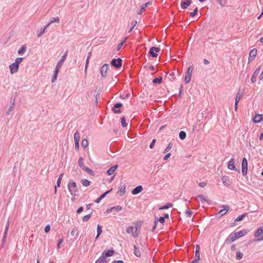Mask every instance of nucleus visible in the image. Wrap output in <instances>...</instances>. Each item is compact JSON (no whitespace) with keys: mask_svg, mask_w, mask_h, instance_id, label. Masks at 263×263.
<instances>
[{"mask_svg":"<svg viewBox=\"0 0 263 263\" xmlns=\"http://www.w3.org/2000/svg\"><path fill=\"white\" fill-rule=\"evenodd\" d=\"M114 253L115 250L113 249H110L107 251L103 252L101 255L96 261L95 263H107L106 257L112 256Z\"/></svg>","mask_w":263,"mask_h":263,"instance_id":"1","label":"nucleus"},{"mask_svg":"<svg viewBox=\"0 0 263 263\" xmlns=\"http://www.w3.org/2000/svg\"><path fill=\"white\" fill-rule=\"evenodd\" d=\"M23 59L22 57L17 58L15 62L10 65L9 68L11 74H14L18 71L19 64L22 62Z\"/></svg>","mask_w":263,"mask_h":263,"instance_id":"2","label":"nucleus"},{"mask_svg":"<svg viewBox=\"0 0 263 263\" xmlns=\"http://www.w3.org/2000/svg\"><path fill=\"white\" fill-rule=\"evenodd\" d=\"M67 186L68 191L71 195H74L73 193L78 192L77 183L73 180L69 181Z\"/></svg>","mask_w":263,"mask_h":263,"instance_id":"3","label":"nucleus"},{"mask_svg":"<svg viewBox=\"0 0 263 263\" xmlns=\"http://www.w3.org/2000/svg\"><path fill=\"white\" fill-rule=\"evenodd\" d=\"M263 233V226L258 228L254 233V237L256 238L255 241H261L263 240V235H260Z\"/></svg>","mask_w":263,"mask_h":263,"instance_id":"4","label":"nucleus"},{"mask_svg":"<svg viewBox=\"0 0 263 263\" xmlns=\"http://www.w3.org/2000/svg\"><path fill=\"white\" fill-rule=\"evenodd\" d=\"M241 172L243 176H246L248 173V161L245 157H244L242 160Z\"/></svg>","mask_w":263,"mask_h":263,"instance_id":"5","label":"nucleus"},{"mask_svg":"<svg viewBox=\"0 0 263 263\" xmlns=\"http://www.w3.org/2000/svg\"><path fill=\"white\" fill-rule=\"evenodd\" d=\"M193 68L192 66L189 67L186 71L185 77L184 78V81L186 84H188L191 81L192 72L193 71Z\"/></svg>","mask_w":263,"mask_h":263,"instance_id":"6","label":"nucleus"},{"mask_svg":"<svg viewBox=\"0 0 263 263\" xmlns=\"http://www.w3.org/2000/svg\"><path fill=\"white\" fill-rule=\"evenodd\" d=\"M122 60L121 58L113 59L111 61V65L116 68H119L122 66Z\"/></svg>","mask_w":263,"mask_h":263,"instance_id":"7","label":"nucleus"},{"mask_svg":"<svg viewBox=\"0 0 263 263\" xmlns=\"http://www.w3.org/2000/svg\"><path fill=\"white\" fill-rule=\"evenodd\" d=\"M160 51V48L159 47H152L148 51V54L153 58H156L158 56L157 52Z\"/></svg>","mask_w":263,"mask_h":263,"instance_id":"8","label":"nucleus"},{"mask_svg":"<svg viewBox=\"0 0 263 263\" xmlns=\"http://www.w3.org/2000/svg\"><path fill=\"white\" fill-rule=\"evenodd\" d=\"M237 239L234 233H231L226 239L224 244L229 245L235 241Z\"/></svg>","mask_w":263,"mask_h":263,"instance_id":"9","label":"nucleus"},{"mask_svg":"<svg viewBox=\"0 0 263 263\" xmlns=\"http://www.w3.org/2000/svg\"><path fill=\"white\" fill-rule=\"evenodd\" d=\"M126 231L128 234H132L134 238H137L139 234L135 230V228L133 226H130L126 229Z\"/></svg>","mask_w":263,"mask_h":263,"instance_id":"10","label":"nucleus"},{"mask_svg":"<svg viewBox=\"0 0 263 263\" xmlns=\"http://www.w3.org/2000/svg\"><path fill=\"white\" fill-rule=\"evenodd\" d=\"M109 65L108 64H104L100 69L101 74L102 77L105 78L107 70H108Z\"/></svg>","mask_w":263,"mask_h":263,"instance_id":"11","label":"nucleus"},{"mask_svg":"<svg viewBox=\"0 0 263 263\" xmlns=\"http://www.w3.org/2000/svg\"><path fill=\"white\" fill-rule=\"evenodd\" d=\"M221 208L222 209L220 210V211L217 213L218 215H219L218 216L219 217H220L225 215L230 209L229 206L228 205H222Z\"/></svg>","mask_w":263,"mask_h":263,"instance_id":"12","label":"nucleus"},{"mask_svg":"<svg viewBox=\"0 0 263 263\" xmlns=\"http://www.w3.org/2000/svg\"><path fill=\"white\" fill-rule=\"evenodd\" d=\"M67 54V51L65 52V53L62 56L61 59L59 60L58 63L55 66V68L60 69L61 65H62L64 61L66 60Z\"/></svg>","mask_w":263,"mask_h":263,"instance_id":"13","label":"nucleus"},{"mask_svg":"<svg viewBox=\"0 0 263 263\" xmlns=\"http://www.w3.org/2000/svg\"><path fill=\"white\" fill-rule=\"evenodd\" d=\"M192 0H182L181 2V8L186 9L192 3Z\"/></svg>","mask_w":263,"mask_h":263,"instance_id":"14","label":"nucleus"},{"mask_svg":"<svg viewBox=\"0 0 263 263\" xmlns=\"http://www.w3.org/2000/svg\"><path fill=\"white\" fill-rule=\"evenodd\" d=\"M260 70V67H257L254 71L251 78V81L252 83H255L256 81V76L259 74Z\"/></svg>","mask_w":263,"mask_h":263,"instance_id":"15","label":"nucleus"},{"mask_svg":"<svg viewBox=\"0 0 263 263\" xmlns=\"http://www.w3.org/2000/svg\"><path fill=\"white\" fill-rule=\"evenodd\" d=\"M122 103H117L114 105V107L112 108V110L115 114H119L121 112L119 108L122 106Z\"/></svg>","mask_w":263,"mask_h":263,"instance_id":"16","label":"nucleus"},{"mask_svg":"<svg viewBox=\"0 0 263 263\" xmlns=\"http://www.w3.org/2000/svg\"><path fill=\"white\" fill-rule=\"evenodd\" d=\"M228 168L230 170L232 171H237V169L235 166L234 164V159L233 158H232L230 160V161L228 162Z\"/></svg>","mask_w":263,"mask_h":263,"instance_id":"17","label":"nucleus"},{"mask_svg":"<svg viewBox=\"0 0 263 263\" xmlns=\"http://www.w3.org/2000/svg\"><path fill=\"white\" fill-rule=\"evenodd\" d=\"M237 239H238L247 234L248 231L247 230H242L238 232L234 233Z\"/></svg>","mask_w":263,"mask_h":263,"instance_id":"18","label":"nucleus"},{"mask_svg":"<svg viewBox=\"0 0 263 263\" xmlns=\"http://www.w3.org/2000/svg\"><path fill=\"white\" fill-rule=\"evenodd\" d=\"M257 50L256 48H254L250 51L249 53V61L252 60L255 58L257 55Z\"/></svg>","mask_w":263,"mask_h":263,"instance_id":"19","label":"nucleus"},{"mask_svg":"<svg viewBox=\"0 0 263 263\" xmlns=\"http://www.w3.org/2000/svg\"><path fill=\"white\" fill-rule=\"evenodd\" d=\"M142 190H143V187L142 185H138V186H136V187H135L132 191V193L133 195H137L139 193H140V192H141Z\"/></svg>","mask_w":263,"mask_h":263,"instance_id":"20","label":"nucleus"},{"mask_svg":"<svg viewBox=\"0 0 263 263\" xmlns=\"http://www.w3.org/2000/svg\"><path fill=\"white\" fill-rule=\"evenodd\" d=\"M118 166H119L118 164H116L110 167L109 169L107 171V174L109 176L112 175L115 173V171L117 169Z\"/></svg>","mask_w":263,"mask_h":263,"instance_id":"21","label":"nucleus"},{"mask_svg":"<svg viewBox=\"0 0 263 263\" xmlns=\"http://www.w3.org/2000/svg\"><path fill=\"white\" fill-rule=\"evenodd\" d=\"M50 25V23H48L47 25L44 28H42L40 31H37V36L38 37H41L45 33V30L47 28H48Z\"/></svg>","mask_w":263,"mask_h":263,"instance_id":"22","label":"nucleus"},{"mask_svg":"<svg viewBox=\"0 0 263 263\" xmlns=\"http://www.w3.org/2000/svg\"><path fill=\"white\" fill-rule=\"evenodd\" d=\"M243 95V90L239 89L238 92L237 93L236 96L235 97V101L236 102H239Z\"/></svg>","mask_w":263,"mask_h":263,"instance_id":"23","label":"nucleus"},{"mask_svg":"<svg viewBox=\"0 0 263 263\" xmlns=\"http://www.w3.org/2000/svg\"><path fill=\"white\" fill-rule=\"evenodd\" d=\"M10 107L7 110V111H6V114L7 115H9L10 112L11 111V110L13 109V108H14V106H15V99H11V100H10Z\"/></svg>","mask_w":263,"mask_h":263,"instance_id":"24","label":"nucleus"},{"mask_svg":"<svg viewBox=\"0 0 263 263\" xmlns=\"http://www.w3.org/2000/svg\"><path fill=\"white\" fill-rule=\"evenodd\" d=\"M262 120V117L261 115L256 114L253 118V122L257 123H259Z\"/></svg>","mask_w":263,"mask_h":263,"instance_id":"25","label":"nucleus"},{"mask_svg":"<svg viewBox=\"0 0 263 263\" xmlns=\"http://www.w3.org/2000/svg\"><path fill=\"white\" fill-rule=\"evenodd\" d=\"M229 178L228 176H223L221 178V180L223 184L227 187H229L230 185V183L229 182Z\"/></svg>","mask_w":263,"mask_h":263,"instance_id":"26","label":"nucleus"},{"mask_svg":"<svg viewBox=\"0 0 263 263\" xmlns=\"http://www.w3.org/2000/svg\"><path fill=\"white\" fill-rule=\"evenodd\" d=\"M137 24V21H136V20L132 21V22L130 23V24H129V26L130 27H129V30H128V32H130L133 30V29L136 26Z\"/></svg>","mask_w":263,"mask_h":263,"instance_id":"27","label":"nucleus"},{"mask_svg":"<svg viewBox=\"0 0 263 263\" xmlns=\"http://www.w3.org/2000/svg\"><path fill=\"white\" fill-rule=\"evenodd\" d=\"M59 71V69H58V68H55V69L54 71V73H53V74L52 76V80H51L52 83L54 82L57 80Z\"/></svg>","mask_w":263,"mask_h":263,"instance_id":"28","label":"nucleus"},{"mask_svg":"<svg viewBox=\"0 0 263 263\" xmlns=\"http://www.w3.org/2000/svg\"><path fill=\"white\" fill-rule=\"evenodd\" d=\"M83 170L91 176H95V173L93 171L86 166L83 168Z\"/></svg>","mask_w":263,"mask_h":263,"instance_id":"29","label":"nucleus"},{"mask_svg":"<svg viewBox=\"0 0 263 263\" xmlns=\"http://www.w3.org/2000/svg\"><path fill=\"white\" fill-rule=\"evenodd\" d=\"M134 254L137 257H140L141 256V253H140L139 249L137 247L136 245H134Z\"/></svg>","mask_w":263,"mask_h":263,"instance_id":"30","label":"nucleus"},{"mask_svg":"<svg viewBox=\"0 0 263 263\" xmlns=\"http://www.w3.org/2000/svg\"><path fill=\"white\" fill-rule=\"evenodd\" d=\"M27 47L26 45H23L18 50V54L19 55H22L26 51Z\"/></svg>","mask_w":263,"mask_h":263,"instance_id":"31","label":"nucleus"},{"mask_svg":"<svg viewBox=\"0 0 263 263\" xmlns=\"http://www.w3.org/2000/svg\"><path fill=\"white\" fill-rule=\"evenodd\" d=\"M248 215V213H243V214H242L241 215H240L238 217H237L235 220V222H239V221H241L242 220H243V219Z\"/></svg>","mask_w":263,"mask_h":263,"instance_id":"32","label":"nucleus"},{"mask_svg":"<svg viewBox=\"0 0 263 263\" xmlns=\"http://www.w3.org/2000/svg\"><path fill=\"white\" fill-rule=\"evenodd\" d=\"M126 192V186L125 185L121 186L119 188L120 196H122Z\"/></svg>","mask_w":263,"mask_h":263,"instance_id":"33","label":"nucleus"},{"mask_svg":"<svg viewBox=\"0 0 263 263\" xmlns=\"http://www.w3.org/2000/svg\"><path fill=\"white\" fill-rule=\"evenodd\" d=\"M81 183L82 185L85 187H87L90 184V181L86 179H82L81 180Z\"/></svg>","mask_w":263,"mask_h":263,"instance_id":"34","label":"nucleus"},{"mask_svg":"<svg viewBox=\"0 0 263 263\" xmlns=\"http://www.w3.org/2000/svg\"><path fill=\"white\" fill-rule=\"evenodd\" d=\"M173 206V204L171 203H167L165 204H164V205L162 206H160L159 208V210H165V209H167L171 207H172Z\"/></svg>","mask_w":263,"mask_h":263,"instance_id":"35","label":"nucleus"},{"mask_svg":"<svg viewBox=\"0 0 263 263\" xmlns=\"http://www.w3.org/2000/svg\"><path fill=\"white\" fill-rule=\"evenodd\" d=\"M162 81V77H159V78H156L153 80V83L154 84H160Z\"/></svg>","mask_w":263,"mask_h":263,"instance_id":"36","label":"nucleus"},{"mask_svg":"<svg viewBox=\"0 0 263 263\" xmlns=\"http://www.w3.org/2000/svg\"><path fill=\"white\" fill-rule=\"evenodd\" d=\"M127 39V37H125L124 39L118 45L117 47V51H119L121 49L122 46L123 45L124 43L126 42Z\"/></svg>","mask_w":263,"mask_h":263,"instance_id":"37","label":"nucleus"},{"mask_svg":"<svg viewBox=\"0 0 263 263\" xmlns=\"http://www.w3.org/2000/svg\"><path fill=\"white\" fill-rule=\"evenodd\" d=\"M186 134L185 132L181 131L179 134V137L181 140H184L185 139Z\"/></svg>","mask_w":263,"mask_h":263,"instance_id":"38","label":"nucleus"},{"mask_svg":"<svg viewBox=\"0 0 263 263\" xmlns=\"http://www.w3.org/2000/svg\"><path fill=\"white\" fill-rule=\"evenodd\" d=\"M80 138V134L78 132H76L74 134V142H79Z\"/></svg>","mask_w":263,"mask_h":263,"instance_id":"39","label":"nucleus"},{"mask_svg":"<svg viewBox=\"0 0 263 263\" xmlns=\"http://www.w3.org/2000/svg\"><path fill=\"white\" fill-rule=\"evenodd\" d=\"M79 166L83 170V168L85 166L83 163V158L82 157H80L78 161Z\"/></svg>","mask_w":263,"mask_h":263,"instance_id":"40","label":"nucleus"},{"mask_svg":"<svg viewBox=\"0 0 263 263\" xmlns=\"http://www.w3.org/2000/svg\"><path fill=\"white\" fill-rule=\"evenodd\" d=\"M92 213V212H91L90 214H89L88 215H85L84 216H83L82 217V220L84 222L87 221L90 219V218L91 217Z\"/></svg>","mask_w":263,"mask_h":263,"instance_id":"41","label":"nucleus"},{"mask_svg":"<svg viewBox=\"0 0 263 263\" xmlns=\"http://www.w3.org/2000/svg\"><path fill=\"white\" fill-rule=\"evenodd\" d=\"M142 223V222L141 221H140L139 222H137L136 223H135V227H134L136 229L135 230L136 231H137L138 229H140L141 228Z\"/></svg>","mask_w":263,"mask_h":263,"instance_id":"42","label":"nucleus"},{"mask_svg":"<svg viewBox=\"0 0 263 263\" xmlns=\"http://www.w3.org/2000/svg\"><path fill=\"white\" fill-rule=\"evenodd\" d=\"M200 259V252L195 251L194 261L198 262V260Z\"/></svg>","mask_w":263,"mask_h":263,"instance_id":"43","label":"nucleus"},{"mask_svg":"<svg viewBox=\"0 0 263 263\" xmlns=\"http://www.w3.org/2000/svg\"><path fill=\"white\" fill-rule=\"evenodd\" d=\"M61 183V179L60 178H58L57 180V185H55L54 186V194H55L57 193V187L60 186Z\"/></svg>","mask_w":263,"mask_h":263,"instance_id":"44","label":"nucleus"},{"mask_svg":"<svg viewBox=\"0 0 263 263\" xmlns=\"http://www.w3.org/2000/svg\"><path fill=\"white\" fill-rule=\"evenodd\" d=\"M197 198H199L202 203H203L204 202H208V200L204 197L203 195H198Z\"/></svg>","mask_w":263,"mask_h":263,"instance_id":"45","label":"nucleus"},{"mask_svg":"<svg viewBox=\"0 0 263 263\" xmlns=\"http://www.w3.org/2000/svg\"><path fill=\"white\" fill-rule=\"evenodd\" d=\"M81 146L82 147L85 148L88 146V141L87 139H84L82 141Z\"/></svg>","mask_w":263,"mask_h":263,"instance_id":"46","label":"nucleus"},{"mask_svg":"<svg viewBox=\"0 0 263 263\" xmlns=\"http://www.w3.org/2000/svg\"><path fill=\"white\" fill-rule=\"evenodd\" d=\"M121 123L122 126L123 127H125L127 126V124L126 123V121H125V118L124 116L121 118Z\"/></svg>","mask_w":263,"mask_h":263,"instance_id":"47","label":"nucleus"},{"mask_svg":"<svg viewBox=\"0 0 263 263\" xmlns=\"http://www.w3.org/2000/svg\"><path fill=\"white\" fill-rule=\"evenodd\" d=\"M217 3L221 6H224L227 3V0H217Z\"/></svg>","mask_w":263,"mask_h":263,"instance_id":"48","label":"nucleus"},{"mask_svg":"<svg viewBox=\"0 0 263 263\" xmlns=\"http://www.w3.org/2000/svg\"><path fill=\"white\" fill-rule=\"evenodd\" d=\"M102 227L99 224L98 225L97 228L98 236H99L102 232Z\"/></svg>","mask_w":263,"mask_h":263,"instance_id":"49","label":"nucleus"},{"mask_svg":"<svg viewBox=\"0 0 263 263\" xmlns=\"http://www.w3.org/2000/svg\"><path fill=\"white\" fill-rule=\"evenodd\" d=\"M112 208L113 211H115L117 212H119L122 210V207L121 206H119V205L113 206Z\"/></svg>","mask_w":263,"mask_h":263,"instance_id":"50","label":"nucleus"},{"mask_svg":"<svg viewBox=\"0 0 263 263\" xmlns=\"http://www.w3.org/2000/svg\"><path fill=\"white\" fill-rule=\"evenodd\" d=\"M60 20L58 17H52L49 23H59Z\"/></svg>","mask_w":263,"mask_h":263,"instance_id":"51","label":"nucleus"},{"mask_svg":"<svg viewBox=\"0 0 263 263\" xmlns=\"http://www.w3.org/2000/svg\"><path fill=\"white\" fill-rule=\"evenodd\" d=\"M197 12H198V8L197 7H196L195 8V9L194 10V11L193 12H192L190 13V15L191 17H194L195 16L197 13Z\"/></svg>","mask_w":263,"mask_h":263,"instance_id":"52","label":"nucleus"},{"mask_svg":"<svg viewBox=\"0 0 263 263\" xmlns=\"http://www.w3.org/2000/svg\"><path fill=\"white\" fill-rule=\"evenodd\" d=\"M172 147H173V143L171 142L168 144L167 147L164 150V153L168 152L172 148Z\"/></svg>","mask_w":263,"mask_h":263,"instance_id":"53","label":"nucleus"},{"mask_svg":"<svg viewBox=\"0 0 263 263\" xmlns=\"http://www.w3.org/2000/svg\"><path fill=\"white\" fill-rule=\"evenodd\" d=\"M187 210L185 212V214L187 217H190L192 215L193 213L192 211L189 210V207L187 206Z\"/></svg>","mask_w":263,"mask_h":263,"instance_id":"54","label":"nucleus"},{"mask_svg":"<svg viewBox=\"0 0 263 263\" xmlns=\"http://www.w3.org/2000/svg\"><path fill=\"white\" fill-rule=\"evenodd\" d=\"M243 254L241 252L238 251L236 252V258L237 259L240 260L242 258Z\"/></svg>","mask_w":263,"mask_h":263,"instance_id":"55","label":"nucleus"},{"mask_svg":"<svg viewBox=\"0 0 263 263\" xmlns=\"http://www.w3.org/2000/svg\"><path fill=\"white\" fill-rule=\"evenodd\" d=\"M151 4L150 2H148L145 4H143L141 6V10H144L145 8Z\"/></svg>","mask_w":263,"mask_h":263,"instance_id":"56","label":"nucleus"},{"mask_svg":"<svg viewBox=\"0 0 263 263\" xmlns=\"http://www.w3.org/2000/svg\"><path fill=\"white\" fill-rule=\"evenodd\" d=\"M112 190V189H110V190H108V191H107L106 192H105V193H104L103 194H102L100 197L103 199L105 197V196Z\"/></svg>","mask_w":263,"mask_h":263,"instance_id":"57","label":"nucleus"},{"mask_svg":"<svg viewBox=\"0 0 263 263\" xmlns=\"http://www.w3.org/2000/svg\"><path fill=\"white\" fill-rule=\"evenodd\" d=\"M156 139H153L152 141L151 142L150 145H149V148L152 149L154 148V145L156 143Z\"/></svg>","mask_w":263,"mask_h":263,"instance_id":"58","label":"nucleus"},{"mask_svg":"<svg viewBox=\"0 0 263 263\" xmlns=\"http://www.w3.org/2000/svg\"><path fill=\"white\" fill-rule=\"evenodd\" d=\"M50 226L49 224H47L45 226V228H44V231L45 233H48L49 232V231L50 230Z\"/></svg>","mask_w":263,"mask_h":263,"instance_id":"59","label":"nucleus"},{"mask_svg":"<svg viewBox=\"0 0 263 263\" xmlns=\"http://www.w3.org/2000/svg\"><path fill=\"white\" fill-rule=\"evenodd\" d=\"M63 242V238L59 239L57 244V249L59 250L60 248V245Z\"/></svg>","mask_w":263,"mask_h":263,"instance_id":"60","label":"nucleus"},{"mask_svg":"<svg viewBox=\"0 0 263 263\" xmlns=\"http://www.w3.org/2000/svg\"><path fill=\"white\" fill-rule=\"evenodd\" d=\"M157 220L162 224H163L165 221V219L162 216L160 217L159 218H157Z\"/></svg>","mask_w":263,"mask_h":263,"instance_id":"61","label":"nucleus"},{"mask_svg":"<svg viewBox=\"0 0 263 263\" xmlns=\"http://www.w3.org/2000/svg\"><path fill=\"white\" fill-rule=\"evenodd\" d=\"M198 184L200 187H204L206 185L207 182H199Z\"/></svg>","mask_w":263,"mask_h":263,"instance_id":"62","label":"nucleus"},{"mask_svg":"<svg viewBox=\"0 0 263 263\" xmlns=\"http://www.w3.org/2000/svg\"><path fill=\"white\" fill-rule=\"evenodd\" d=\"M171 153H168L163 158V160L166 161L171 156Z\"/></svg>","mask_w":263,"mask_h":263,"instance_id":"63","label":"nucleus"},{"mask_svg":"<svg viewBox=\"0 0 263 263\" xmlns=\"http://www.w3.org/2000/svg\"><path fill=\"white\" fill-rule=\"evenodd\" d=\"M83 210H84V208L83 206H81V207L79 208L77 211V214L81 213L83 211Z\"/></svg>","mask_w":263,"mask_h":263,"instance_id":"64","label":"nucleus"}]
</instances>
